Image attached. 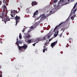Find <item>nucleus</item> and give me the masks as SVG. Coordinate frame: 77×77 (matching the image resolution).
<instances>
[{
    "label": "nucleus",
    "mask_w": 77,
    "mask_h": 77,
    "mask_svg": "<svg viewBox=\"0 0 77 77\" xmlns=\"http://www.w3.org/2000/svg\"><path fill=\"white\" fill-rule=\"evenodd\" d=\"M0 17L1 18H2V21H4L5 24H6V21L8 22V21H9L11 20L9 17L8 16H7V15H5V12L4 13L2 12V16H1V14H0Z\"/></svg>",
    "instance_id": "obj_1"
},
{
    "label": "nucleus",
    "mask_w": 77,
    "mask_h": 77,
    "mask_svg": "<svg viewBox=\"0 0 77 77\" xmlns=\"http://www.w3.org/2000/svg\"><path fill=\"white\" fill-rule=\"evenodd\" d=\"M14 17L15 18V20H16V25L17 26V23L20 22V20L21 19H20V17L18 16H17V15H16V16L15 17V15H16V13H15L14 12Z\"/></svg>",
    "instance_id": "obj_2"
},
{
    "label": "nucleus",
    "mask_w": 77,
    "mask_h": 77,
    "mask_svg": "<svg viewBox=\"0 0 77 77\" xmlns=\"http://www.w3.org/2000/svg\"><path fill=\"white\" fill-rule=\"evenodd\" d=\"M48 42H46L45 43L44 45L43 46L44 49L43 50V52L45 53V51H47V48H46V47L47 46H48Z\"/></svg>",
    "instance_id": "obj_3"
},
{
    "label": "nucleus",
    "mask_w": 77,
    "mask_h": 77,
    "mask_svg": "<svg viewBox=\"0 0 77 77\" xmlns=\"http://www.w3.org/2000/svg\"><path fill=\"white\" fill-rule=\"evenodd\" d=\"M45 16V14H42L39 17L37 18V20H39V18H41V17H42L41 19V20H42L43 18H46V17Z\"/></svg>",
    "instance_id": "obj_4"
},
{
    "label": "nucleus",
    "mask_w": 77,
    "mask_h": 77,
    "mask_svg": "<svg viewBox=\"0 0 77 77\" xmlns=\"http://www.w3.org/2000/svg\"><path fill=\"white\" fill-rule=\"evenodd\" d=\"M57 43V41H56V42H54L51 44V46L52 47V48H53V47L55 46Z\"/></svg>",
    "instance_id": "obj_5"
},
{
    "label": "nucleus",
    "mask_w": 77,
    "mask_h": 77,
    "mask_svg": "<svg viewBox=\"0 0 77 77\" xmlns=\"http://www.w3.org/2000/svg\"><path fill=\"white\" fill-rule=\"evenodd\" d=\"M42 40V39L41 38H37L35 40V42H36V43H38L39 41H41Z\"/></svg>",
    "instance_id": "obj_6"
},
{
    "label": "nucleus",
    "mask_w": 77,
    "mask_h": 77,
    "mask_svg": "<svg viewBox=\"0 0 77 77\" xmlns=\"http://www.w3.org/2000/svg\"><path fill=\"white\" fill-rule=\"evenodd\" d=\"M63 23V22H62L61 23H60L58 26H56L54 30V32H55V30H56L57 29V27H59V26H60L62 25V24Z\"/></svg>",
    "instance_id": "obj_7"
},
{
    "label": "nucleus",
    "mask_w": 77,
    "mask_h": 77,
    "mask_svg": "<svg viewBox=\"0 0 77 77\" xmlns=\"http://www.w3.org/2000/svg\"><path fill=\"white\" fill-rule=\"evenodd\" d=\"M63 23V22H62L61 23H60L58 26H56L54 30V32H55V30H56L57 29V27H59V26H60L62 25V24Z\"/></svg>",
    "instance_id": "obj_8"
},
{
    "label": "nucleus",
    "mask_w": 77,
    "mask_h": 77,
    "mask_svg": "<svg viewBox=\"0 0 77 77\" xmlns=\"http://www.w3.org/2000/svg\"><path fill=\"white\" fill-rule=\"evenodd\" d=\"M38 11H36L34 13L33 17H34L35 15H38Z\"/></svg>",
    "instance_id": "obj_9"
},
{
    "label": "nucleus",
    "mask_w": 77,
    "mask_h": 77,
    "mask_svg": "<svg viewBox=\"0 0 77 77\" xmlns=\"http://www.w3.org/2000/svg\"><path fill=\"white\" fill-rule=\"evenodd\" d=\"M61 7V5H60V4H58V5L57 6V9H56L57 10V9H59Z\"/></svg>",
    "instance_id": "obj_10"
},
{
    "label": "nucleus",
    "mask_w": 77,
    "mask_h": 77,
    "mask_svg": "<svg viewBox=\"0 0 77 77\" xmlns=\"http://www.w3.org/2000/svg\"><path fill=\"white\" fill-rule=\"evenodd\" d=\"M23 47V49H25V50H26L27 48V45H25L24 46H22Z\"/></svg>",
    "instance_id": "obj_11"
},
{
    "label": "nucleus",
    "mask_w": 77,
    "mask_h": 77,
    "mask_svg": "<svg viewBox=\"0 0 77 77\" xmlns=\"http://www.w3.org/2000/svg\"><path fill=\"white\" fill-rule=\"evenodd\" d=\"M32 3L33 5H36L38 4L37 2H36L35 1L33 2H32Z\"/></svg>",
    "instance_id": "obj_12"
},
{
    "label": "nucleus",
    "mask_w": 77,
    "mask_h": 77,
    "mask_svg": "<svg viewBox=\"0 0 77 77\" xmlns=\"http://www.w3.org/2000/svg\"><path fill=\"white\" fill-rule=\"evenodd\" d=\"M3 2L4 3H5L6 4V5H6V4H7L8 2H7V1L6 0H3Z\"/></svg>",
    "instance_id": "obj_13"
},
{
    "label": "nucleus",
    "mask_w": 77,
    "mask_h": 77,
    "mask_svg": "<svg viewBox=\"0 0 77 77\" xmlns=\"http://www.w3.org/2000/svg\"><path fill=\"white\" fill-rule=\"evenodd\" d=\"M27 42L28 43V44H30V43H32V40H28Z\"/></svg>",
    "instance_id": "obj_14"
},
{
    "label": "nucleus",
    "mask_w": 77,
    "mask_h": 77,
    "mask_svg": "<svg viewBox=\"0 0 77 77\" xmlns=\"http://www.w3.org/2000/svg\"><path fill=\"white\" fill-rule=\"evenodd\" d=\"M18 47V48H19V50H21L22 49H23V46H22V47L19 46Z\"/></svg>",
    "instance_id": "obj_15"
},
{
    "label": "nucleus",
    "mask_w": 77,
    "mask_h": 77,
    "mask_svg": "<svg viewBox=\"0 0 77 77\" xmlns=\"http://www.w3.org/2000/svg\"><path fill=\"white\" fill-rule=\"evenodd\" d=\"M58 0H54V2H52V4L53 5H54V3H56V2H57Z\"/></svg>",
    "instance_id": "obj_16"
},
{
    "label": "nucleus",
    "mask_w": 77,
    "mask_h": 77,
    "mask_svg": "<svg viewBox=\"0 0 77 77\" xmlns=\"http://www.w3.org/2000/svg\"><path fill=\"white\" fill-rule=\"evenodd\" d=\"M62 0H60V1L58 2V5H61V4H62Z\"/></svg>",
    "instance_id": "obj_17"
},
{
    "label": "nucleus",
    "mask_w": 77,
    "mask_h": 77,
    "mask_svg": "<svg viewBox=\"0 0 77 77\" xmlns=\"http://www.w3.org/2000/svg\"><path fill=\"white\" fill-rule=\"evenodd\" d=\"M54 7L55 9H57V8L56 7V5H54Z\"/></svg>",
    "instance_id": "obj_18"
},
{
    "label": "nucleus",
    "mask_w": 77,
    "mask_h": 77,
    "mask_svg": "<svg viewBox=\"0 0 77 77\" xmlns=\"http://www.w3.org/2000/svg\"><path fill=\"white\" fill-rule=\"evenodd\" d=\"M26 12H27V13H28V12H29V8H27L26 10Z\"/></svg>",
    "instance_id": "obj_19"
},
{
    "label": "nucleus",
    "mask_w": 77,
    "mask_h": 77,
    "mask_svg": "<svg viewBox=\"0 0 77 77\" xmlns=\"http://www.w3.org/2000/svg\"><path fill=\"white\" fill-rule=\"evenodd\" d=\"M57 34H54V36H53V37H54V38H55L56 37V36H57Z\"/></svg>",
    "instance_id": "obj_20"
},
{
    "label": "nucleus",
    "mask_w": 77,
    "mask_h": 77,
    "mask_svg": "<svg viewBox=\"0 0 77 77\" xmlns=\"http://www.w3.org/2000/svg\"><path fill=\"white\" fill-rule=\"evenodd\" d=\"M52 12H53V11H50L49 13L50 15H51V14H53V13H52Z\"/></svg>",
    "instance_id": "obj_21"
},
{
    "label": "nucleus",
    "mask_w": 77,
    "mask_h": 77,
    "mask_svg": "<svg viewBox=\"0 0 77 77\" xmlns=\"http://www.w3.org/2000/svg\"><path fill=\"white\" fill-rule=\"evenodd\" d=\"M20 35L19 36V38L20 39H21V37H22V36H21V33H20Z\"/></svg>",
    "instance_id": "obj_22"
},
{
    "label": "nucleus",
    "mask_w": 77,
    "mask_h": 77,
    "mask_svg": "<svg viewBox=\"0 0 77 77\" xmlns=\"http://www.w3.org/2000/svg\"><path fill=\"white\" fill-rule=\"evenodd\" d=\"M67 4V3H65V4H63L61 5V6H64V5H66Z\"/></svg>",
    "instance_id": "obj_23"
},
{
    "label": "nucleus",
    "mask_w": 77,
    "mask_h": 77,
    "mask_svg": "<svg viewBox=\"0 0 77 77\" xmlns=\"http://www.w3.org/2000/svg\"><path fill=\"white\" fill-rule=\"evenodd\" d=\"M30 35H27V36H26V38H29V37H30Z\"/></svg>",
    "instance_id": "obj_24"
},
{
    "label": "nucleus",
    "mask_w": 77,
    "mask_h": 77,
    "mask_svg": "<svg viewBox=\"0 0 77 77\" xmlns=\"http://www.w3.org/2000/svg\"><path fill=\"white\" fill-rule=\"evenodd\" d=\"M74 17H73L72 16L71 17V19L72 20V21L74 20Z\"/></svg>",
    "instance_id": "obj_25"
},
{
    "label": "nucleus",
    "mask_w": 77,
    "mask_h": 77,
    "mask_svg": "<svg viewBox=\"0 0 77 77\" xmlns=\"http://www.w3.org/2000/svg\"><path fill=\"white\" fill-rule=\"evenodd\" d=\"M17 46H18V47H20V46L19 45V43H20V42H19L18 43H17Z\"/></svg>",
    "instance_id": "obj_26"
},
{
    "label": "nucleus",
    "mask_w": 77,
    "mask_h": 77,
    "mask_svg": "<svg viewBox=\"0 0 77 77\" xmlns=\"http://www.w3.org/2000/svg\"><path fill=\"white\" fill-rule=\"evenodd\" d=\"M51 35H49L48 36V38H50V37H51Z\"/></svg>",
    "instance_id": "obj_27"
},
{
    "label": "nucleus",
    "mask_w": 77,
    "mask_h": 77,
    "mask_svg": "<svg viewBox=\"0 0 77 77\" xmlns=\"http://www.w3.org/2000/svg\"><path fill=\"white\" fill-rule=\"evenodd\" d=\"M18 41V38H17V43H19V42Z\"/></svg>",
    "instance_id": "obj_28"
},
{
    "label": "nucleus",
    "mask_w": 77,
    "mask_h": 77,
    "mask_svg": "<svg viewBox=\"0 0 77 77\" xmlns=\"http://www.w3.org/2000/svg\"><path fill=\"white\" fill-rule=\"evenodd\" d=\"M45 39H46L45 37H44L42 38V40H45Z\"/></svg>",
    "instance_id": "obj_29"
},
{
    "label": "nucleus",
    "mask_w": 77,
    "mask_h": 77,
    "mask_svg": "<svg viewBox=\"0 0 77 77\" xmlns=\"http://www.w3.org/2000/svg\"><path fill=\"white\" fill-rule=\"evenodd\" d=\"M14 12H13V14H11V17H14Z\"/></svg>",
    "instance_id": "obj_30"
},
{
    "label": "nucleus",
    "mask_w": 77,
    "mask_h": 77,
    "mask_svg": "<svg viewBox=\"0 0 77 77\" xmlns=\"http://www.w3.org/2000/svg\"><path fill=\"white\" fill-rule=\"evenodd\" d=\"M77 11V10L76 9H75L73 11V12H75L76 11Z\"/></svg>",
    "instance_id": "obj_31"
},
{
    "label": "nucleus",
    "mask_w": 77,
    "mask_h": 77,
    "mask_svg": "<svg viewBox=\"0 0 77 77\" xmlns=\"http://www.w3.org/2000/svg\"><path fill=\"white\" fill-rule=\"evenodd\" d=\"M36 43H35L34 44H32V45H33V46H34V47H35V45H36Z\"/></svg>",
    "instance_id": "obj_32"
},
{
    "label": "nucleus",
    "mask_w": 77,
    "mask_h": 77,
    "mask_svg": "<svg viewBox=\"0 0 77 77\" xmlns=\"http://www.w3.org/2000/svg\"><path fill=\"white\" fill-rule=\"evenodd\" d=\"M77 5V2L76 3V4L74 6H75V7H76Z\"/></svg>",
    "instance_id": "obj_33"
},
{
    "label": "nucleus",
    "mask_w": 77,
    "mask_h": 77,
    "mask_svg": "<svg viewBox=\"0 0 77 77\" xmlns=\"http://www.w3.org/2000/svg\"><path fill=\"white\" fill-rule=\"evenodd\" d=\"M58 33H59V30L57 31V34L58 35Z\"/></svg>",
    "instance_id": "obj_34"
},
{
    "label": "nucleus",
    "mask_w": 77,
    "mask_h": 77,
    "mask_svg": "<svg viewBox=\"0 0 77 77\" xmlns=\"http://www.w3.org/2000/svg\"><path fill=\"white\" fill-rule=\"evenodd\" d=\"M60 37H61V36H62V34H61L60 35Z\"/></svg>",
    "instance_id": "obj_35"
},
{
    "label": "nucleus",
    "mask_w": 77,
    "mask_h": 77,
    "mask_svg": "<svg viewBox=\"0 0 77 77\" xmlns=\"http://www.w3.org/2000/svg\"><path fill=\"white\" fill-rule=\"evenodd\" d=\"M33 26H31L30 27V29H33Z\"/></svg>",
    "instance_id": "obj_36"
},
{
    "label": "nucleus",
    "mask_w": 77,
    "mask_h": 77,
    "mask_svg": "<svg viewBox=\"0 0 77 77\" xmlns=\"http://www.w3.org/2000/svg\"><path fill=\"white\" fill-rule=\"evenodd\" d=\"M31 30H30V29H29V30L28 31V32H31Z\"/></svg>",
    "instance_id": "obj_37"
},
{
    "label": "nucleus",
    "mask_w": 77,
    "mask_h": 77,
    "mask_svg": "<svg viewBox=\"0 0 77 77\" xmlns=\"http://www.w3.org/2000/svg\"><path fill=\"white\" fill-rule=\"evenodd\" d=\"M64 29L65 28H61V31L63 30V29Z\"/></svg>",
    "instance_id": "obj_38"
},
{
    "label": "nucleus",
    "mask_w": 77,
    "mask_h": 77,
    "mask_svg": "<svg viewBox=\"0 0 77 77\" xmlns=\"http://www.w3.org/2000/svg\"><path fill=\"white\" fill-rule=\"evenodd\" d=\"M53 38H54V37H52V38H51V40H52V39H53Z\"/></svg>",
    "instance_id": "obj_39"
},
{
    "label": "nucleus",
    "mask_w": 77,
    "mask_h": 77,
    "mask_svg": "<svg viewBox=\"0 0 77 77\" xmlns=\"http://www.w3.org/2000/svg\"><path fill=\"white\" fill-rule=\"evenodd\" d=\"M4 8H6V5H5L4 6Z\"/></svg>",
    "instance_id": "obj_40"
},
{
    "label": "nucleus",
    "mask_w": 77,
    "mask_h": 77,
    "mask_svg": "<svg viewBox=\"0 0 77 77\" xmlns=\"http://www.w3.org/2000/svg\"><path fill=\"white\" fill-rule=\"evenodd\" d=\"M2 5V1H0V5Z\"/></svg>",
    "instance_id": "obj_41"
},
{
    "label": "nucleus",
    "mask_w": 77,
    "mask_h": 77,
    "mask_svg": "<svg viewBox=\"0 0 77 77\" xmlns=\"http://www.w3.org/2000/svg\"><path fill=\"white\" fill-rule=\"evenodd\" d=\"M24 30H22V32H23V33H24Z\"/></svg>",
    "instance_id": "obj_42"
},
{
    "label": "nucleus",
    "mask_w": 77,
    "mask_h": 77,
    "mask_svg": "<svg viewBox=\"0 0 77 77\" xmlns=\"http://www.w3.org/2000/svg\"><path fill=\"white\" fill-rule=\"evenodd\" d=\"M64 30H65V28L63 29V32H64Z\"/></svg>",
    "instance_id": "obj_43"
},
{
    "label": "nucleus",
    "mask_w": 77,
    "mask_h": 77,
    "mask_svg": "<svg viewBox=\"0 0 77 77\" xmlns=\"http://www.w3.org/2000/svg\"><path fill=\"white\" fill-rule=\"evenodd\" d=\"M3 43V42H2V41H1V44H2Z\"/></svg>",
    "instance_id": "obj_44"
},
{
    "label": "nucleus",
    "mask_w": 77,
    "mask_h": 77,
    "mask_svg": "<svg viewBox=\"0 0 77 77\" xmlns=\"http://www.w3.org/2000/svg\"><path fill=\"white\" fill-rule=\"evenodd\" d=\"M75 8V6H74L73 7V9H74V8Z\"/></svg>",
    "instance_id": "obj_45"
},
{
    "label": "nucleus",
    "mask_w": 77,
    "mask_h": 77,
    "mask_svg": "<svg viewBox=\"0 0 77 77\" xmlns=\"http://www.w3.org/2000/svg\"><path fill=\"white\" fill-rule=\"evenodd\" d=\"M69 40H71V38H69Z\"/></svg>",
    "instance_id": "obj_46"
},
{
    "label": "nucleus",
    "mask_w": 77,
    "mask_h": 77,
    "mask_svg": "<svg viewBox=\"0 0 77 77\" xmlns=\"http://www.w3.org/2000/svg\"><path fill=\"white\" fill-rule=\"evenodd\" d=\"M51 41V39H50L49 40V42H50V41Z\"/></svg>",
    "instance_id": "obj_47"
},
{
    "label": "nucleus",
    "mask_w": 77,
    "mask_h": 77,
    "mask_svg": "<svg viewBox=\"0 0 77 77\" xmlns=\"http://www.w3.org/2000/svg\"><path fill=\"white\" fill-rule=\"evenodd\" d=\"M17 12V11H15L16 13V14H17V13H18V12Z\"/></svg>",
    "instance_id": "obj_48"
},
{
    "label": "nucleus",
    "mask_w": 77,
    "mask_h": 77,
    "mask_svg": "<svg viewBox=\"0 0 77 77\" xmlns=\"http://www.w3.org/2000/svg\"><path fill=\"white\" fill-rule=\"evenodd\" d=\"M63 1H64L63 0L62 1V3H63Z\"/></svg>",
    "instance_id": "obj_49"
},
{
    "label": "nucleus",
    "mask_w": 77,
    "mask_h": 77,
    "mask_svg": "<svg viewBox=\"0 0 77 77\" xmlns=\"http://www.w3.org/2000/svg\"><path fill=\"white\" fill-rule=\"evenodd\" d=\"M70 1V0H68V2H69Z\"/></svg>",
    "instance_id": "obj_50"
},
{
    "label": "nucleus",
    "mask_w": 77,
    "mask_h": 77,
    "mask_svg": "<svg viewBox=\"0 0 77 77\" xmlns=\"http://www.w3.org/2000/svg\"><path fill=\"white\" fill-rule=\"evenodd\" d=\"M56 33V32H55V33Z\"/></svg>",
    "instance_id": "obj_51"
},
{
    "label": "nucleus",
    "mask_w": 77,
    "mask_h": 77,
    "mask_svg": "<svg viewBox=\"0 0 77 77\" xmlns=\"http://www.w3.org/2000/svg\"><path fill=\"white\" fill-rule=\"evenodd\" d=\"M50 39H51V40H51V38Z\"/></svg>",
    "instance_id": "obj_52"
},
{
    "label": "nucleus",
    "mask_w": 77,
    "mask_h": 77,
    "mask_svg": "<svg viewBox=\"0 0 77 77\" xmlns=\"http://www.w3.org/2000/svg\"><path fill=\"white\" fill-rule=\"evenodd\" d=\"M1 42V40H0V42Z\"/></svg>",
    "instance_id": "obj_53"
},
{
    "label": "nucleus",
    "mask_w": 77,
    "mask_h": 77,
    "mask_svg": "<svg viewBox=\"0 0 77 77\" xmlns=\"http://www.w3.org/2000/svg\"><path fill=\"white\" fill-rule=\"evenodd\" d=\"M48 35H50V34H49H49H48Z\"/></svg>",
    "instance_id": "obj_54"
},
{
    "label": "nucleus",
    "mask_w": 77,
    "mask_h": 77,
    "mask_svg": "<svg viewBox=\"0 0 77 77\" xmlns=\"http://www.w3.org/2000/svg\"><path fill=\"white\" fill-rule=\"evenodd\" d=\"M1 67H0V68Z\"/></svg>",
    "instance_id": "obj_55"
}]
</instances>
